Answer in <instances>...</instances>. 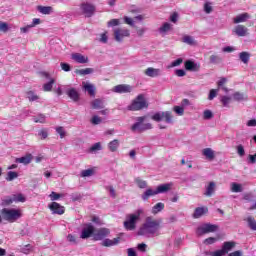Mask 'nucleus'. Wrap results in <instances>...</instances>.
Wrapping results in <instances>:
<instances>
[{
	"label": "nucleus",
	"instance_id": "nucleus-3",
	"mask_svg": "<svg viewBox=\"0 0 256 256\" xmlns=\"http://www.w3.org/2000/svg\"><path fill=\"white\" fill-rule=\"evenodd\" d=\"M21 210L19 209H15V208H4L1 210L0 212V223L2 221V219H4V221H8V223H15V221H17V219H21ZM2 217V219H1Z\"/></svg>",
	"mask_w": 256,
	"mask_h": 256
},
{
	"label": "nucleus",
	"instance_id": "nucleus-23",
	"mask_svg": "<svg viewBox=\"0 0 256 256\" xmlns=\"http://www.w3.org/2000/svg\"><path fill=\"white\" fill-rule=\"evenodd\" d=\"M239 59L244 65H249V60L251 59V53L243 51L239 53Z\"/></svg>",
	"mask_w": 256,
	"mask_h": 256
},
{
	"label": "nucleus",
	"instance_id": "nucleus-6",
	"mask_svg": "<svg viewBox=\"0 0 256 256\" xmlns=\"http://www.w3.org/2000/svg\"><path fill=\"white\" fill-rule=\"evenodd\" d=\"M151 119L153 121H165V123H173V113L171 111H166V112H157L155 113Z\"/></svg>",
	"mask_w": 256,
	"mask_h": 256
},
{
	"label": "nucleus",
	"instance_id": "nucleus-37",
	"mask_svg": "<svg viewBox=\"0 0 256 256\" xmlns=\"http://www.w3.org/2000/svg\"><path fill=\"white\" fill-rule=\"evenodd\" d=\"M95 175V169L94 168H89L86 170H82L80 176L81 177H93Z\"/></svg>",
	"mask_w": 256,
	"mask_h": 256
},
{
	"label": "nucleus",
	"instance_id": "nucleus-39",
	"mask_svg": "<svg viewBox=\"0 0 256 256\" xmlns=\"http://www.w3.org/2000/svg\"><path fill=\"white\" fill-rule=\"evenodd\" d=\"M182 43H186V45H195V39L190 35H184L182 37Z\"/></svg>",
	"mask_w": 256,
	"mask_h": 256
},
{
	"label": "nucleus",
	"instance_id": "nucleus-33",
	"mask_svg": "<svg viewBox=\"0 0 256 256\" xmlns=\"http://www.w3.org/2000/svg\"><path fill=\"white\" fill-rule=\"evenodd\" d=\"M163 209H165V204L162 202H159L153 206L152 213L153 215H157V213H160V211H163Z\"/></svg>",
	"mask_w": 256,
	"mask_h": 256
},
{
	"label": "nucleus",
	"instance_id": "nucleus-15",
	"mask_svg": "<svg viewBox=\"0 0 256 256\" xmlns=\"http://www.w3.org/2000/svg\"><path fill=\"white\" fill-rule=\"evenodd\" d=\"M207 213H209V208H207L205 206L197 207V208H195L192 217L194 219H200V217H203V215H207Z\"/></svg>",
	"mask_w": 256,
	"mask_h": 256
},
{
	"label": "nucleus",
	"instance_id": "nucleus-12",
	"mask_svg": "<svg viewBox=\"0 0 256 256\" xmlns=\"http://www.w3.org/2000/svg\"><path fill=\"white\" fill-rule=\"evenodd\" d=\"M49 209L54 215H63L65 213V207L57 202L49 204Z\"/></svg>",
	"mask_w": 256,
	"mask_h": 256
},
{
	"label": "nucleus",
	"instance_id": "nucleus-50",
	"mask_svg": "<svg viewBox=\"0 0 256 256\" xmlns=\"http://www.w3.org/2000/svg\"><path fill=\"white\" fill-rule=\"evenodd\" d=\"M233 97H234L235 101H243L245 99V95H243V93H241V92H235L233 94Z\"/></svg>",
	"mask_w": 256,
	"mask_h": 256
},
{
	"label": "nucleus",
	"instance_id": "nucleus-28",
	"mask_svg": "<svg viewBox=\"0 0 256 256\" xmlns=\"http://www.w3.org/2000/svg\"><path fill=\"white\" fill-rule=\"evenodd\" d=\"M37 11L42 15H51L53 13V7L51 6H37Z\"/></svg>",
	"mask_w": 256,
	"mask_h": 256
},
{
	"label": "nucleus",
	"instance_id": "nucleus-56",
	"mask_svg": "<svg viewBox=\"0 0 256 256\" xmlns=\"http://www.w3.org/2000/svg\"><path fill=\"white\" fill-rule=\"evenodd\" d=\"M217 241V238H215V237H209V238H206L205 240H204V243L206 244V245H213V243H215Z\"/></svg>",
	"mask_w": 256,
	"mask_h": 256
},
{
	"label": "nucleus",
	"instance_id": "nucleus-8",
	"mask_svg": "<svg viewBox=\"0 0 256 256\" xmlns=\"http://www.w3.org/2000/svg\"><path fill=\"white\" fill-rule=\"evenodd\" d=\"M80 9L85 17H93L95 13V6L89 3H82Z\"/></svg>",
	"mask_w": 256,
	"mask_h": 256
},
{
	"label": "nucleus",
	"instance_id": "nucleus-54",
	"mask_svg": "<svg viewBox=\"0 0 256 256\" xmlns=\"http://www.w3.org/2000/svg\"><path fill=\"white\" fill-rule=\"evenodd\" d=\"M56 133L60 135V139H64L65 137V129L63 127L59 126L56 128Z\"/></svg>",
	"mask_w": 256,
	"mask_h": 256
},
{
	"label": "nucleus",
	"instance_id": "nucleus-13",
	"mask_svg": "<svg viewBox=\"0 0 256 256\" xmlns=\"http://www.w3.org/2000/svg\"><path fill=\"white\" fill-rule=\"evenodd\" d=\"M232 31L238 37H247L249 35V29L245 25H237Z\"/></svg>",
	"mask_w": 256,
	"mask_h": 256
},
{
	"label": "nucleus",
	"instance_id": "nucleus-60",
	"mask_svg": "<svg viewBox=\"0 0 256 256\" xmlns=\"http://www.w3.org/2000/svg\"><path fill=\"white\" fill-rule=\"evenodd\" d=\"M204 119H213V112L210 110H205L203 114Z\"/></svg>",
	"mask_w": 256,
	"mask_h": 256
},
{
	"label": "nucleus",
	"instance_id": "nucleus-1",
	"mask_svg": "<svg viewBox=\"0 0 256 256\" xmlns=\"http://www.w3.org/2000/svg\"><path fill=\"white\" fill-rule=\"evenodd\" d=\"M161 219H156L153 216H147L144 223L139 227L137 235L139 237H159L161 235Z\"/></svg>",
	"mask_w": 256,
	"mask_h": 256
},
{
	"label": "nucleus",
	"instance_id": "nucleus-25",
	"mask_svg": "<svg viewBox=\"0 0 256 256\" xmlns=\"http://www.w3.org/2000/svg\"><path fill=\"white\" fill-rule=\"evenodd\" d=\"M84 85V90L87 91L88 95H90V97H95V85L93 84H89V83H85L83 82Z\"/></svg>",
	"mask_w": 256,
	"mask_h": 256
},
{
	"label": "nucleus",
	"instance_id": "nucleus-14",
	"mask_svg": "<svg viewBox=\"0 0 256 256\" xmlns=\"http://www.w3.org/2000/svg\"><path fill=\"white\" fill-rule=\"evenodd\" d=\"M95 234V227H93V225L88 224L81 233V239H89V237H91V235Z\"/></svg>",
	"mask_w": 256,
	"mask_h": 256
},
{
	"label": "nucleus",
	"instance_id": "nucleus-49",
	"mask_svg": "<svg viewBox=\"0 0 256 256\" xmlns=\"http://www.w3.org/2000/svg\"><path fill=\"white\" fill-rule=\"evenodd\" d=\"M0 31L7 33L9 31V24H7V22L0 21Z\"/></svg>",
	"mask_w": 256,
	"mask_h": 256
},
{
	"label": "nucleus",
	"instance_id": "nucleus-27",
	"mask_svg": "<svg viewBox=\"0 0 256 256\" xmlns=\"http://www.w3.org/2000/svg\"><path fill=\"white\" fill-rule=\"evenodd\" d=\"M157 194V190H153L151 188H148L143 194H142V199L143 201H148L149 197H153Z\"/></svg>",
	"mask_w": 256,
	"mask_h": 256
},
{
	"label": "nucleus",
	"instance_id": "nucleus-36",
	"mask_svg": "<svg viewBox=\"0 0 256 256\" xmlns=\"http://www.w3.org/2000/svg\"><path fill=\"white\" fill-rule=\"evenodd\" d=\"M26 97L28 101L33 102V101H38L39 95L35 94V92L29 90L26 92Z\"/></svg>",
	"mask_w": 256,
	"mask_h": 256
},
{
	"label": "nucleus",
	"instance_id": "nucleus-30",
	"mask_svg": "<svg viewBox=\"0 0 256 256\" xmlns=\"http://www.w3.org/2000/svg\"><path fill=\"white\" fill-rule=\"evenodd\" d=\"M209 62L212 64V65H219V63H222L223 62V58H221V56L217 55V54H212L210 57H209Z\"/></svg>",
	"mask_w": 256,
	"mask_h": 256
},
{
	"label": "nucleus",
	"instance_id": "nucleus-63",
	"mask_svg": "<svg viewBox=\"0 0 256 256\" xmlns=\"http://www.w3.org/2000/svg\"><path fill=\"white\" fill-rule=\"evenodd\" d=\"M243 199H244V201H253V193H251V192L245 193L243 195Z\"/></svg>",
	"mask_w": 256,
	"mask_h": 256
},
{
	"label": "nucleus",
	"instance_id": "nucleus-52",
	"mask_svg": "<svg viewBox=\"0 0 256 256\" xmlns=\"http://www.w3.org/2000/svg\"><path fill=\"white\" fill-rule=\"evenodd\" d=\"M221 103L224 107H227V105H229V103H231V97L229 96H223L221 98Z\"/></svg>",
	"mask_w": 256,
	"mask_h": 256
},
{
	"label": "nucleus",
	"instance_id": "nucleus-34",
	"mask_svg": "<svg viewBox=\"0 0 256 256\" xmlns=\"http://www.w3.org/2000/svg\"><path fill=\"white\" fill-rule=\"evenodd\" d=\"M108 148L110 149V151L112 153H115V151H117V149H119V140L114 139L112 140L109 144H108Z\"/></svg>",
	"mask_w": 256,
	"mask_h": 256
},
{
	"label": "nucleus",
	"instance_id": "nucleus-57",
	"mask_svg": "<svg viewBox=\"0 0 256 256\" xmlns=\"http://www.w3.org/2000/svg\"><path fill=\"white\" fill-rule=\"evenodd\" d=\"M101 117L99 116H93L91 119V124L92 125H99V123H101Z\"/></svg>",
	"mask_w": 256,
	"mask_h": 256
},
{
	"label": "nucleus",
	"instance_id": "nucleus-16",
	"mask_svg": "<svg viewBox=\"0 0 256 256\" xmlns=\"http://www.w3.org/2000/svg\"><path fill=\"white\" fill-rule=\"evenodd\" d=\"M144 74H145L147 77H152V78L159 77V75H161V69L149 67V68H147V69L144 71Z\"/></svg>",
	"mask_w": 256,
	"mask_h": 256
},
{
	"label": "nucleus",
	"instance_id": "nucleus-42",
	"mask_svg": "<svg viewBox=\"0 0 256 256\" xmlns=\"http://www.w3.org/2000/svg\"><path fill=\"white\" fill-rule=\"evenodd\" d=\"M135 183L138 185L139 189H146L147 181L142 180L141 178H135Z\"/></svg>",
	"mask_w": 256,
	"mask_h": 256
},
{
	"label": "nucleus",
	"instance_id": "nucleus-51",
	"mask_svg": "<svg viewBox=\"0 0 256 256\" xmlns=\"http://www.w3.org/2000/svg\"><path fill=\"white\" fill-rule=\"evenodd\" d=\"M237 149V154L240 156V157H244L245 156V148L243 147V145H238L236 147Z\"/></svg>",
	"mask_w": 256,
	"mask_h": 256
},
{
	"label": "nucleus",
	"instance_id": "nucleus-61",
	"mask_svg": "<svg viewBox=\"0 0 256 256\" xmlns=\"http://www.w3.org/2000/svg\"><path fill=\"white\" fill-rule=\"evenodd\" d=\"M38 135L41 137V139H47V137H49V133H47V130L45 129L40 130Z\"/></svg>",
	"mask_w": 256,
	"mask_h": 256
},
{
	"label": "nucleus",
	"instance_id": "nucleus-4",
	"mask_svg": "<svg viewBox=\"0 0 256 256\" xmlns=\"http://www.w3.org/2000/svg\"><path fill=\"white\" fill-rule=\"evenodd\" d=\"M149 104L145 99V95L139 94L134 100H132L131 104L127 106L128 111H141L143 109H147Z\"/></svg>",
	"mask_w": 256,
	"mask_h": 256
},
{
	"label": "nucleus",
	"instance_id": "nucleus-19",
	"mask_svg": "<svg viewBox=\"0 0 256 256\" xmlns=\"http://www.w3.org/2000/svg\"><path fill=\"white\" fill-rule=\"evenodd\" d=\"M72 59L74 61H76V63H89V57L87 56H83L82 54L80 53H74L72 54Z\"/></svg>",
	"mask_w": 256,
	"mask_h": 256
},
{
	"label": "nucleus",
	"instance_id": "nucleus-20",
	"mask_svg": "<svg viewBox=\"0 0 256 256\" xmlns=\"http://www.w3.org/2000/svg\"><path fill=\"white\" fill-rule=\"evenodd\" d=\"M235 245H237V243L233 241L224 242L222 245V251L224 252L225 255H227L229 251H232L234 249Z\"/></svg>",
	"mask_w": 256,
	"mask_h": 256
},
{
	"label": "nucleus",
	"instance_id": "nucleus-35",
	"mask_svg": "<svg viewBox=\"0 0 256 256\" xmlns=\"http://www.w3.org/2000/svg\"><path fill=\"white\" fill-rule=\"evenodd\" d=\"M231 191H232V193H241V192H243V186H241V184H239L237 182H233L231 184Z\"/></svg>",
	"mask_w": 256,
	"mask_h": 256
},
{
	"label": "nucleus",
	"instance_id": "nucleus-29",
	"mask_svg": "<svg viewBox=\"0 0 256 256\" xmlns=\"http://www.w3.org/2000/svg\"><path fill=\"white\" fill-rule=\"evenodd\" d=\"M95 70L93 68H85V69H76L75 73L76 75H81V76H85V75H91V73H94Z\"/></svg>",
	"mask_w": 256,
	"mask_h": 256
},
{
	"label": "nucleus",
	"instance_id": "nucleus-44",
	"mask_svg": "<svg viewBox=\"0 0 256 256\" xmlns=\"http://www.w3.org/2000/svg\"><path fill=\"white\" fill-rule=\"evenodd\" d=\"M160 33H167V31H171V24H169V22L164 23L160 29H159Z\"/></svg>",
	"mask_w": 256,
	"mask_h": 256
},
{
	"label": "nucleus",
	"instance_id": "nucleus-22",
	"mask_svg": "<svg viewBox=\"0 0 256 256\" xmlns=\"http://www.w3.org/2000/svg\"><path fill=\"white\" fill-rule=\"evenodd\" d=\"M33 161V155L27 154L24 157L16 158L15 162L16 163H22V165H29Z\"/></svg>",
	"mask_w": 256,
	"mask_h": 256
},
{
	"label": "nucleus",
	"instance_id": "nucleus-21",
	"mask_svg": "<svg viewBox=\"0 0 256 256\" xmlns=\"http://www.w3.org/2000/svg\"><path fill=\"white\" fill-rule=\"evenodd\" d=\"M120 241H121V237L114 238L113 240L105 239L102 242V247H113V245H119Z\"/></svg>",
	"mask_w": 256,
	"mask_h": 256
},
{
	"label": "nucleus",
	"instance_id": "nucleus-40",
	"mask_svg": "<svg viewBox=\"0 0 256 256\" xmlns=\"http://www.w3.org/2000/svg\"><path fill=\"white\" fill-rule=\"evenodd\" d=\"M55 84V79H50V81L43 85V91L49 92L52 91L53 85Z\"/></svg>",
	"mask_w": 256,
	"mask_h": 256
},
{
	"label": "nucleus",
	"instance_id": "nucleus-59",
	"mask_svg": "<svg viewBox=\"0 0 256 256\" xmlns=\"http://www.w3.org/2000/svg\"><path fill=\"white\" fill-rule=\"evenodd\" d=\"M183 63V58H178L171 63L170 67H179Z\"/></svg>",
	"mask_w": 256,
	"mask_h": 256
},
{
	"label": "nucleus",
	"instance_id": "nucleus-48",
	"mask_svg": "<svg viewBox=\"0 0 256 256\" xmlns=\"http://www.w3.org/2000/svg\"><path fill=\"white\" fill-rule=\"evenodd\" d=\"M49 197H50L51 201H58V199H61V197H63V194H59L57 192H51Z\"/></svg>",
	"mask_w": 256,
	"mask_h": 256
},
{
	"label": "nucleus",
	"instance_id": "nucleus-62",
	"mask_svg": "<svg viewBox=\"0 0 256 256\" xmlns=\"http://www.w3.org/2000/svg\"><path fill=\"white\" fill-rule=\"evenodd\" d=\"M119 25V19H112L108 22V27H117Z\"/></svg>",
	"mask_w": 256,
	"mask_h": 256
},
{
	"label": "nucleus",
	"instance_id": "nucleus-10",
	"mask_svg": "<svg viewBox=\"0 0 256 256\" xmlns=\"http://www.w3.org/2000/svg\"><path fill=\"white\" fill-rule=\"evenodd\" d=\"M130 35L131 33L127 29L118 28L114 31V39L118 41V43H121L124 37H129Z\"/></svg>",
	"mask_w": 256,
	"mask_h": 256
},
{
	"label": "nucleus",
	"instance_id": "nucleus-64",
	"mask_svg": "<svg viewBox=\"0 0 256 256\" xmlns=\"http://www.w3.org/2000/svg\"><path fill=\"white\" fill-rule=\"evenodd\" d=\"M90 151H101V143H95L90 147Z\"/></svg>",
	"mask_w": 256,
	"mask_h": 256
},
{
	"label": "nucleus",
	"instance_id": "nucleus-43",
	"mask_svg": "<svg viewBox=\"0 0 256 256\" xmlns=\"http://www.w3.org/2000/svg\"><path fill=\"white\" fill-rule=\"evenodd\" d=\"M19 177V174L14 171H9L6 177V181H13V179H17Z\"/></svg>",
	"mask_w": 256,
	"mask_h": 256
},
{
	"label": "nucleus",
	"instance_id": "nucleus-31",
	"mask_svg": "<svg viewBox=\"0 0 256 256\" xmlns=\"http://www.w3.org/2000/svg\"><path fill=\"white\" fill-rule=\"evenodd\" d=\"M167 191H171V184H162L159 185L156 189V193H167Z\"/></svg>",
	"mask_w": 256,
	"mask_h": 256
},
{
	"label": "nucleus",
	"instance_id": "nucleus-55",
	"mask_svg": "<svg viewBox=\"0 0 256 256\" xmlns=\"http://www.w3.org/2000/svg\"><path fill=\"white\" fill-rule=\"evenodd\" d=\"M34 123H45V116L40 114L38 117H34Z\"/></svg>",
	"mask_w": 256,
	"mask_h": 256
},
{
	"label": "nucleus",
	"instance_id": "nucleus-2",
	"mask_svg": "<svg viewBox=\"0 0 256 256\" xmlns=\"http://www.w3.org/2000/svg\"><path fill=\"white\" fill-rule=\"evenodd\" d=\"M143 213V209H138L135 213L126 215V220L123 224L126 231H135V229H137V223L141 221V215H143Z\"/></svg>",
	"mask_w": 256,
	"mask_h": 256
},
{
	"label": "nucleus",
	"instance_id": "nucleus-47",
	"mask_svg": "<svg viewBox=\"0 0 256 256\" xmlns=\"http://www.w3.org/2000/svg\"><path fill=\"white\" fill-rule=\"evenodd\" d=\"M14 198H11V197H7L5 199L2 200V205L4 207H9V205H12V203L14 202Z\"/></svg>",
	"mask_w": 256,
	"mask_h": 256
},
{
	"label": "nucleus",
	"instance_id": "nucleus-58",
	"mask_svg": "<svg viewBox=\"0 0 256 256\" xmlns=\"http://www.w3.org/2000/svg\"><path fill=\"white\" fill-rule=\"evenodd\" d=\"M60 66H61L62 71H66V72L71 71V65H69V64H67L65 62H62L60 64Z\"/></svg>",
	"mask_w": 256,
	"mask_h": 256
},
{
	"label": "nucleus",
	"instance_id": "nucleus-24",
	"mask_svg": "<svg viewBox=\"0 0 256 256\" xmlns=\"http://www.w3.org/2000/svg\"><path fill=\"white\" fill-rule=\"evenodd\" d=\"M249 13L245 12V13H242V14H239L238 16H236L234 18V23L237 24V23H245L247 21V19H249Z\"/></svg>",
	"mask_w": 256,
	"mask_h": 256
},
{
	"label": "nucleus",
	"instance_id": "nucleus-38",
	"mask_svg": "<svg viewBox=\"0 0 256 256\" xmlns=\"http://www.w3.org/2000/svg\"><path fill=\"white\" fill-rule=\"evenodd\" d=\"M105 105L103 104V100L95 99L92 101V108L94 109H103Z\"/></svg>",
	"mask_w": 256,
	"mask_h": 256
},
{
	"label": "nucleus",
	"instance_id": "nucleus-5",
	"mask_svg": "<svg viewBox=\"0 0 256 256\" xmlns=\"http://www.w3.org/2000/svg\"><path fill=\"white\" fill-rule=\"evenodd\" d=\"M147 119V116H140L136 118V123H134L131 126V131L135 133V131H138V133H143V131H149V129H153V125L151 123L143 124V122Z\"/></svg>",
	"mask_w": 256,
	"mask_h": 256
},
{
	"label": "nucleus",
	"instance_id": "nucleus-18",
	"mask_svg": "<svg viewBox=\"0 0 256 256\" xmlns=\"http://www.w3.org/2000/svg\"><path fill=\"white\" fill-rule=\"evenodd\" d=\"M66 95L74 101V103H77L79 101V92L75 88H70L66 91Z\"/></svg>",
	"mask_w": 256,
	"mask_h": 256
},
{
	"label": "nucleus",
	"instance_id": "nucleus-41",
	"mask_svg": "<svg viewBox=\"0 0 256 256\" xmlns=\"http://www.w3.org/2000/svg\"><path fill=\"white\" fill-rule=\"evenodd\" d=\"M247 223L252 231H256V220L252 216L247 218Z\"/></svg>",
	"mask_w": 256,
	"mask_h": 256
},
{
	"label": "nucleus",
	"instance_id": "nucleus-53",
	"mask_svg": "<svg viewBox=\"0 0 256 256\" xmlns=\"http://www.w3.org/2000/svg\"><path fill=\"white\" fill-rule=\"evenodd\" d=\"M204 11H205V13H207L208 15H209V13H212V11H213V6H211V3L206 2V3L204 4Z\"/></svg>",
	"mask_w": 256,
	"mask_h": 256
},
{
	"label": "nucleus",
	"instance_id": "nucleus-17",
	"mask_svg": "<svg viewBox=\"0 0 256 256\" xmlns=\"http://www.w3.org/2000/svg\"><path fill=\"white\" fill-rule=\"evenodd\" d=\"M184 67H185L186 71H199V69H200V66L191 60L185 61Z\"/></svg>",
	"mask_w": 256,
	"mask_h": 256
},
{
	"label": "nucleus",
	"instance_id": "nucleus-32",
	"mask_svg": "<svg viewBox=\"0 0 256 256\" xmlns=\"http://www.w3.org/2000/svg\"><path fill=\"white\" fill-rule=\"evenodd\" d=\"M214 193H215V182H210L206 187V192L204 193V195H206V197H211V195H213Z\"/></svg>",
	"mask_w": 256,
	"mask_h": 256
},
{
	"label": "nucleus",
	"instance_id": "nucleus-26",
	"mask_svg": "<svg viewBox=\"0 0 256 256\" xmlns=\"http://www.w3.org/2000/svg\"><path fill=\"white\" fill-rule=\"evenodd\" d=\"M202 154H203L204 157H206V159H208L209 161H213V159H215V152H214L213 149H211V148H205V149H203Z\"/></svg>",
	"mask_w": 256,
	"mask_h": 256
},
{
	"label": "nucleus",
	"instance_id": "nucleus-46",
	"mask_svg": "<svg viewBox=\"0 0 256 256\" xmlns=\"http://www.w3.org/2000/svg\"><path fill=\"white\" fill-rule=\"evenodd\" d=\"M206 255H210V256H223V255H225V252L221 248L220 250H216L214 252H206Z\"/></svg>",
	"mask_w": 256,
	"mask_h": 256
},
{
	"label": "nucleus",
	"instance_id": "nucleus-11",
	"mask_svg": "<svg viewBox=\"0 0 256 256\" xmlns=\"http://www.w3.org/2000/svg\"><path fill=\"white\" fill-rule=\"evenodd\" d=\"M113 93H131L133 91V87L129 84H119L113 87L112 89Z\"/></svg>",
	"mask_w": 256,
	"mask_h": 256
},
{
	"label": "nucleus",
	"instance_id": "nucleus-45",
	"mask_svg": "<svg viewBox=\"0 0 256 256\" xmlns=\"http://www.w3.org/2000/svg\"><path fill=\"white\" fill-rule=\"evenodd\" d=\"M173 111H175V113L177 115H179L180 117H182V115L185 114V108H183L181 106H174Z\"/></svg>",
	"mask_w": 256,
	"mask_h": 256
},
{
	"label": "nucleus",
	"instance_id": "nucleus-7",
	"mask_svg": "<svg viewBox=\"0 0 256 256\" xmlns=\"http://www.w3.org/2000/svg\"><path fill=\"white\" fill-rule=\"evenodd\" d=\"M219 229V226L211 223H206L197 228L196 234L201 237L202 235H207V233H215Z\"/></svg>",
	"mask_w": 256,
	"mask_h": 256
},
{
	"label": "nucleus",
	"instance_id": "nucleus-9",
	"mask_svg": "<svg viewBox=\"0 0 256 256\" xmlns=\"http://www.w3.org/2000/svg\"><path fill=\"white\" fill-rule=\"evenodd\" d=\"M110 233L109 228H100L93 234L94 241H103Z\"/></svg>",
	"mask_w": 256,
	"mask_h": 256
}]
</instances>
